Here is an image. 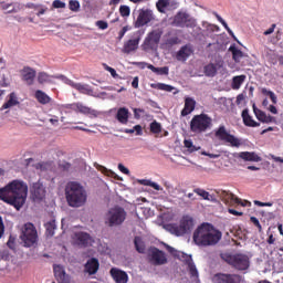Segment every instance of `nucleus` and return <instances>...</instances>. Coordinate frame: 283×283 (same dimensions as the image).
<instances>
[{
	"instance_id": "obj_1",
	"label": "nucleus",
	"mask_w": 283,
	"mask_h": 283,
	"mask_svg": "<svg viewBox=\"0 0 283 283\" xmlns=\"http://www.w3.org/2000/svg\"><path fill=\"white\" fill-rule=\"evenodd\" d=\"M28 198V186L19 180H13L0 189V200L11 205L19 211L25 205Z\"/></svg>"
},
{
	"instance_id": "obj_2",
	"label": "nucleus",
	"mask_w": 283,
	"mask_h": 283,
	"mask_svg": "<svg viewBox=\"0 0 283 283\" xmlns=\"http://www.w3.org/2000/svg\"><path fill=\"white\" fill-rule=\"evenodd\" d=\"M222 239V232L209 223H203L193 232V242L199 247L217 245Z\"/></svg>"
},
{
	"instance_id": "obj_3",
	"label": "nucleus",
	"mask_w": 283,
	"mask_h": 283,
	"mask_svg": "<svg viewBox=\"0 0 283 283\" xmlns=\"http://www.w3.org/2000/svg\"><path fill=\"white\" fill-rule=\"evenodd\" d=\"M65 200L70 208H83L87 202V191L82 184L70 181L64 189Z\"/></svg>"
},
{
	"instance_id": "obj_4",
	"label": "nucleus",
	"mask_w": 283,
	"mask_h": 283,
	"mask_svg": "<svg viewBox=\"0 0 283 283\" xmlns=\"http://www.w3.org/2000/svg\"><path fill=\"white\" fill-rule=\"evenodd\" d=\"M126 218L127 212L125 211V208L115 206L109 208L108 212L105 214L104 222L108 226V228H115L123 224Z\"/></svg>"
},
{
	"instance_id": "obj_5",
	"label": "nucleus",
	"mask_w": 283,
	"mask_h": 283,
	"mask_svg": "<svg viewBox=\"0 0 283 283\" xmlns=\"http://www.w3.org/2000/svg\"><path fill=\"white\" fill-rule=\"evenodd\" d=\"M211 126L212 119L207 114L195 115L190 120V132L196 134L206 133Z\"/></svg>"
},
{
	"instance_id": "obj_6",
	"label": "nucleus",
	"mask_w": 283,
	"mask_h": 283,
	"mask_svg": "<svg viewBox=\"0 0 283 283\" xmlns=\"http://www.w3.org/2000/svg\"><path fill=\"white\" fill-rule=\"evenodd\" d=\"M214 137L230 147L240 148V146H242L240 138L231 135L228 128L223 125L219 126V128L214 130Z\"/></svg>"
},
{
	"instance_id": "obj_7",
	"label": "nucleus",
	"mask_w": 283,
	"mask_h": 283,
	"mask_svg": "<svg viewBox=\"0 0 283 283\" xmlns=\"http://www.w3.org/2000/svg\"><path fill=\"white\" fill-rule=\"evenodd\" d=\"M20 240L23 247L30 248L36 244V228L34 227V223L29 222L22 227Z\"/></svg>"
},
{
	"instance_id": "obj_8",
	"label": "nucleus",
	"mask_w": 283,
	"mask_h": 283,
	"mask_svg": "<svg viewBox=\"0 0 283 283\" xmlns=\"http://www.w3.org/2000/svg\"><path fill=\"white\" fill-rule=\"evenodd\" d=\"M166 250L170 252L172 256H177L188 265L191 277H199L198 269L196 268L191 255L185 254L182 252H177L176 249L171 245H166Z\"/></svg>"
},
{
	"instance_id": "obj_9",
	"label": "nucleus",
	"mask_w": 283,
	"mask_h": 283,
	"mask_svg": "<svg viewBox=\"0 0 283 283\" xmlns=\"http://www.w3.org/2000/svg\"><path fill=\"white\" fill-rule=\"evenodd\" d=\"M193 229V218L185 214L180 220L179 224L170 226V231L177 235L182 237L185 233L190 232Z\"/></svg>"
},
{
	"instance_id": "obj_10",
	"label": "nucleus",
	"mask_w": 283,
	"mask_h": 283,
	"mask_svg": "<svg viewBox=\"0 0 283 283\" xmlns=\"http://www.w3.org/2000/svg\"><path fill=\"white\" fill-rule=\"evenodd\" d=\"M163 35L164 30L161 28L154 29L149 32L144 40V50H157Z\"/></svg>"
},
{
	"instance_id": "obj_11",
	"label": "nucleus",
	"mask_w": 283,
	"mask_h": 283,
	"mask_svg": "<svg viewBox=\"0 0 283 283\" xmlns=\"http://www.w3.org/2000/svg\"><path fill=\"white\" fill-rule=\"evenodd\" d=\"M172 24L176 28H187V29H193L196 28V21L190 17L189 13L179 11L178 13L175 14Z\"/></svg>"
},
{
	"instance_id": "obj_12",
	"label": "nucleus",
	"mask_w": 283,
	"mask_h": 283,
	"mask_svg": "<svg viewBox=\"0 0 283 283\" xmlns=\"http://www.w3.org/2000/svg\"><path fill=\"white\" fill-rule=\"evenodd\" d=\"M148 261L151 265L159 266L168 263L167 255L159 248L150 247L148 250Z\"/></svg>"
},
{
	"instance_id": "obj_13",
	"label": "nucleus",
	"mask_w": 283,
	"mask_h": 283,
	"mask_svg": "<svg viewBox=\"0 0 283 283\" xmlns=\"http://www.w3.org/2000/svg\"><path fill=\"white\" fill-rule=\"evenodd\" d=\"M228 263L239 271H247L250 268V259L247 254L230 255Z\"/></svg>"
},
{
	"instance_id": "obj_14",
	"label": "nucleus",
	"mask_w": 283,
	"mask_h": 283,
	"mask_svg": "<svg viewBox=\"0 0 283 283\" xmlns=\"http://www.w3.org/2000/svg\"><path fill=\"white\" fill-rule=\"evenodd\" d=\"M217 195L219 196L220 200L223 201L226 205H240L241 207H247V205L251 206L249 200H242L239 197H235L234 193L226 190H217Z\"/></svg>"
},
{
	"instance_id": "obj_15",
	"label": "nucleus",
	"mask_w": 283,
	"mask_h": 283,
	"mask_svg": "<svg viewBox=\"0 0 283 283\" xmlns=\"http://www.w3.org/2000/svg\"><path fill=\"white\" fill-rule=\"evenodd\" d=\"M153 21H156V17L153 10H149V9L140 10L137 17V21L135 23V28L137 29L144 28V25H147Z\"/></svg>"
},
{
	"instance_id": "obj_16",
	"label": "nucleus",
	"mask_w": 283,
	"mask_h": 283,
	"mask_svg": "<svg viewBox=\"0 0 283 283\" xmlns=\"http://www.w3.org/2000/svg\"><path fill=\"white\" fill-rule=\"evenodd\" d=\"M64 83L73 87L75 91L80 92L81 94H85L86 96H93L94 90L90 86V84L75 83L70 78H66V76L64 78Z\"/></svg>"
},
{
	"instance_id": "obj_17",
	"label": "nucleus",
	"mask_w": 283,
	"mask_h": 283,
	"mask_svg": "<svg viewBox=\"0 0 283 283\" xmlns=\"http://www.w3.org/2000/svg\"><path fill=\"white\" fill-rule=\"evenodd\" d=\"M73 239L75 244L84 249L94 242L90 233L82 231L75 232Z\"/></svg>"
},
{
	"instance_id": "obj_18",
	"label": "nucleus",
	"mask_w": 283,
	"mask_h": 283,
	"mask_svg": "<svg viewBox=\"0 0 283 283\" xmlns=\"http://www.w3.org/2000/svg\"><path fill=\"white\" fill-rule=\"evenodd\" d=\"M54 78L64 81L66 78V76L65 75H50L46 72H40V73H38V76H36L38 83L40 85L52 84Z\"/></svg>"
},
{
	"instance_id": "obj_19",
	"label": "nucleus",
	"mask_w": 283,
	"mask_h": 283,
	"mask_svg": "<svg viewBox=\"0 0 283 283\" xmlns=\"http://www.w3.org/2000/svg\"><path fill=\"white\" fill-rule=\"evenodd\" d=\"M109 274L116 283H128V274L124 270L112 268Z\"/></svg>"
},
{
	"instance_id": "obj_20",
	"label": "nucleus",
	"mask_w": 283,
	"mask_h": 283,
	"mask_svg": "<svg viewBox=\"0 0 283 283\" xmlns=\"http://www.w3.org/2000/svg\"><path fill=\"white\" fill-rule=\"evenodd\" d=\"M22 76V81L27 83V85H34V78L36 76V71L31 69L30 66H25L23 70L20 71Z\"/></svg>"
},
{
	"instance_id": "obj_21",
	"label": "nucleus",
	"mask_w": 283,
	"mask_h": 283,
	"mask_svg": "<svg viewBox=\"0 0 283 283\" xmlns=\"http://www.w3.org/2000/svg\"><path fill=\"white\" fill-rule=\"evenodd\" d=\"M53 272L57 283H70V275L62 265H53Z\"/></svg>"
},
{
	"instance_id": "obj_22",
	"label": "nucleus",
	"mask_w": 283,
	"mask_h": 283,
	"mask_svg": "<svg viewBox=\"0 0 283 283\" xmlns=\"http://www.w3.org/2000/svg\"><path fill=\"white\" fill-rule=\"evenodd\" d=\"M140 43V38L137 39H129L126 42H124V46L122 49V52L129 54L132 52H135L138 50Z\"/></svg>"
},
{
	"instance_id": "obj_23",
	"label": "nucleus",
	"mask_w": 283,
	"mask_h": 283,
	"mask_svg": "<svg viewBox=\"0 0 283 283\" xmlns=\"http://www.w3.org/2000/svg\"><path fill=\"white\" fill-rule=\"evenodd\" d=\"M239 158L244 161H251V163H261L262 157L258 155L255 151H240Z\"/></svg>"
},
{
	"instance_id": "obj_24",
	"label": "nucleus",
	"mask_w": 283,
	"mask_h": 283,
	"mask_svg": "<svg viewBox=\"0 0 283 283\" xmlns=\"http://www.w3.org/2000/svg\"><path fill=\"white\" fill-rule=\"evenodd\" d=\"M98 270L99 261L97 259L93 258L85 263V271L88 273V275H96Z\"/></svg>"
},
{
	"instance_id": "obj_25",
	"label": "nucleus",
	"mask_w": 283,
	"mask_h": 283,
	"mask_svg": "<svg viewBox=\"0 0 283 283\" xmlns=\"http://www.w3.org/2000/svg\"><path fill=\"white\" fill-rule=\"evenodd\" d=\"M195 107H196V101L193 99V97H186L184 109L181 111V115L188 116L195 111Z\"/></svg>"
},
{
	"instance_id": "obj_26",
	"label": "nucleus",
	"mask_w": 283,
	"mask_h": 283,
	"mask_svg": "<svg viewBox=\"0 0 283 283\" xmlns=\"http://www.w3.org/2000/svg\"><path fill=\"white\" fill-rule=\"evenodd\" d=\"M241 117H242L243 124L247 127H260V123H258L254 119H252V116L249 114V109L248 108L242 111Z\"/></svg>"
},
{
	"instance_id": "obj_27",
	"label": "nucleus",
	"mask_w": 283,
	"mask_h": 283,
	"mask_svg": "<svg viewBox=\"0 0 283 283\" xmlns=\"http://www.w3.org/2000/svg\"><path fill=\"white\" fill-rule=\"evenodd\" d=\"M116 119L122 124V125H127L129 122V109L126 107H120L117 111L116 114Z\"/></svg>"
},
{
	"instance_id": "obj_28",
	"label": "nucleus",
	"mask_w": 283,
	"mask_h": 283,
	"mask_svg": "<svg viewBox=\"0 0 283 283\" xmlns=\"http://www.w3.org/2000/svg\"><path fill=\"white\" fill-rule=\"evenodd\" d=\"M219 283H240V275L238 274H219Z\"/></svg>"
},
{
	"instance_id": "obj_29",
	"label": "nucleus",
	"mask_w": 283,
	"mask_h": 283,
	"mask_svg": "<svg viewBox=\"0 0 283 283\" xmlns=\"http://www.w3.org/2000/svg\"><path fill=\"white\" fill-rule=\"evenodd\" d=\"M36 101L41 105H50L52 104V97L44 93L42 90H36Z\"/></svg>"
},
{
	"instance_id": "obj_30",
	"label": "nucleus",
	"mask_w": 283,
	"mask_h": 283,
	"mask_svg": "<svg viewBox=\"0 0 283 283\" xmlns=\"http://www.w3.org/2000/svg\"><path fill=\"white\" fill-rule=\"evenodd\" d=\"M192 49L188 45L181 46L176 55L178 61H186L189 56H191Z\"/></svg>"
},
{
	"instance_id": "obj_31",
	"label": "nucleus",
	"mask_w": 283,
	"mask_h": 283,
	"mask_svg": "<svg viewBox=\"0 0 283 283\" xmlns=\"http://www.w3.org/2000/svg\"><path fill=\"white\" fill-rule=\"evenodd\" d=\"M213 15L218 19V21L223 25V28L226 29V31L228 32V34L233 38L238 43H240V41L235 38L234 32L232 31V29L230 28V25L227 23L226 20L222 19V17H220L219 13L213 12Z\"/></svg>"
},
{
	"instance_id": "obj_32",
	"label": "nucleus",
	"mask_w": 283,
	"mask_h": 283,
	"mask_svg": "<svg viewBox=\"0 0 283 283\" xmlns=\"http://www.w3.org/2000/svg\"><path fill=\"white\" fill-rule=\"evenodd\" d=\"M15 105H19V97H17V93H11L8 102L2 105L1 109H10V107Z\"/></svg>"
},
{
	"instance_id": "obj_33",
	"label": "nucleus",
	"mask_w": 283,
	"mask_h": 283,
	"mask_svg": "<svg viewBox=\"0 0 283 283\" xmlns=\"http://www.w3.org/2000/svg\"><path fill=\"white\" fill-rule=\"evenodd\" d=\"M244 81H247V75H244V74L233 76L232 83H231L232 90H234V91L240 90V87L244 83Z\"/></svg>"
},
{
	"instance_id": "obj_34",
	"label": "nucleus",
	"mask_w": 283,
	"mask_h": 283,
	"mask_svg": "<svg viewBox=\"0 0 283 283\" xmlns=\"http://www.w3.org/2000/svg\"><path fill=\"white\" fill-rule=\"evenodd\" d=\"M217 72H218V66L217 64H208L203 67V73H205V76L207 77H214L217 76Z\"/></svg>"
},
{
	"instance_id": "obj_35",
	"label": "nucleus",
	"mask_w": 283,
	"mask_h": 283,
	"mask_svg": "<svg viewBox=\"0 0 283 283\" xmlns=\"http://www.w3.org/2000/svg\"><path fill=\"white\" fill-rule=\"evenodd\" d=\"M229 51L232 53V59L235 61V63H240V60L244 56V53L234 44L230 45Z\"/></svg>"
},
{
	"instance_id": "obj_36",
	"label": "nucleus",
	"mask_w": 283,
	"mask_h": 283,
	"mask_svg": "<svg viewBox=\"0 0 283 283\" xmlns=\"http://www.w3.org/2000/svg\"><path fill=\"white\" fill-rule=\"evenodd\" d=\"M45 227V235L46 237H54V231L56 230V223L55 220L52 219L50 221H46V223L44 224Z\"/></svg>"
},
{
	"instance_id": "obj_37",
	"label": "nucleus",
	"mask_w": 283,
	"mask_h": 283,
	"mask_svg": "<svg viewBox=\"0 0 283 283\" xmlns=\"http://www.w3.org/2000/svg\"><path fill=\"white\" fill-rule=\"evenodd\" d=\"M148 70H150L151 72H154L155 74H158L160 76H168V74H169L168 66L156 67L154 65H148Z\"/></svg>"
},
{
	"instance_id": "obj_38",
	"label": "nucleus",
	"mask_w": 283,
	"mask_h": 283,
	"mask_svg": "<svg viewBox=\"0 0 283 283\" xmlns=\"http://www.w3.org/2000/svg\"><path fill=\"white\" fill-rule=\"evenodd\" d=\"M171 6V1L170 0H158L156 2V9L161 12V14H165L166 9L169 8Z\"/></svg>"
},
{
	"instance_id": "obj_39",
	"label": "nucleus",
	"mask_w": 283,
	"mask_h": 283,
	"mask_svg": "<svg viewBox=\"0 0 283 283\" xmlns=\"http://www.w3.org/2000/svg\"><path fill=\"white\" fill-rule=\"evenodd\" d=\"M151 87H155V90L164 91V92H174L176 90L174 86H171V84H166V83L151 84Z\"/></svg>"
},
{
	"instance_id": "obj_40",
	"label": "nucleus",
	"mask_w": 283,
	"mask_h": 283,
	"mask_svg": "<svg viewBox=\"0 0 283 283\" xmlns=\"http://www.w3.org/2000/svg\"><path fill=\"white\" fill-rule=\"evenodd\" d=\"M134 244H135V249L137 252H139V253L146 252V244L144 243V241L142 240L140 237H136L134 239Z\"/></svg>"
},
{
	"instance_id": "obj_41",
	"label": "nucleus",
	"mask_w": 283,
	"mask_h": 283,
	"mask_svg": "<svg viewBox=\"0 0 283 283\" xmlns=\"http://www.w3.org/2000/svg\"><path fill=\"white\" fill-rule=\"evenodd\" d=\"M46 196V189L44 188L43 184L41 181H38L36 184V199L43 200Z\"/></svg>"
},
{
	"instance_id": "obj_42",
	"label": "nucleus",
	"mask_w": 283,
	"mask_h": 283,
	"mask_svg": "<svg viewBox=\"0 0 283 283\" xmlns=\"http://www.w3.org/2000/svg\"><path fill=\"white\" fill-rule=\"evenodd\" d=\"M149 130H150V133L156 134V135L160 134L163 132L161 124L157 120L151 122L149 124Z\"/></svg>"
},
{
	"instance_id": "obj_43",
	"label": "nucleus",
	"mask_w": 283,
	"mask_h": 283,
	"mask_svg": "<svg viewBox=\"0 0 283 283\" xmlns=\"http://www.w3.org/2000/svg\"><path fill=\"white\" fill-rule=\"evenodd\" d=\"M138 182L140 185H144L145 187H151L157 191L163 190V188H160L159 184L153 182L149 179H140Z\"/></svg>"
},
{
	"instance_id": "obj_44",
	"label": "nucleus",
	"mask_w": 283,
	"mask_h": 283,
	"mask_svg": "<svg viewBox=\"0 0 283 283\" xmlns=\"http://www.w3.org/2000/svg\"><path fill=\"white\" fill-rule=\"evenodd\" d=\"M54 166L53 161L39 163L36 169H40L42 172L52 170Z\"/></svg>"
},
{
	"instance_id": "obj_45",
	"label": "nucleus",
	"mask_w": 283,
	"mask_h": 283,
	"mask_svg": "<svg viewBox=\"0 0 283 283\" xmlns=\"http://www.w3.org/2000/svg\"><path fill=\"white\" fill-rule=\"evenodd\" d=\"M181 40L178 38V35H172V38L166 39L165 45L170 49L174 45L180 44Z\"/></svg>"
},
{
	"instance_id": "obj_46",
	"label": "nucleus",
	"mask_w": 283,
	"mask_h": 283,
	"mask_svg": "<svg viewBox=\"0 0 283 283\" xmlns=\"http://www.w3.org/2000/svg\"><path fill=\"white\" fill-rule=\"evenodd\" d=\"M92 109L87 106H84L83 103H76V113L90 115Z\"/></svg>"
},
{
	"instance_id": "obj_47",
	"label": "nucleus",
	"mask_w": 283,
	"mask_h": 283,
	"mask_svg": "<svg viewBox=\"0 0 283 283\" xmlns=\"http://www.w3.org/2000/svg\"><path fill=\"white\" fill-rule=\"evenodd\" d=\"M261 93L264 95V96H269L272 101L273 104H277V97L275 95V93H273V91H270L268 88H262L261 90Z\"/></svg>"
},
{
	"instance_id": "obj_48",
	"label": "nucleus",
	"mask_w": 283,
	"mask_h": 283,
	"mask_svg": "<svg viewBox=\"0 0 283 283\" xmlns=\"http://www.w3.org/2000/svg\"><path fill=\"white\" fill-rule=\"evenodd\" d=\"M184 147H186L189 153H196V151H199L200 149L193 145V142L191 139L184 140Z\"/></svg>"
},
{
	"instance_id": "obj_49",
	"label": "nucleus",
	"mask_w": 283,
	"mask_h": 283,
	"mask_svg": "<svg viewBox=\"0 0 283 283\" xmlns=\"http://www.w3.org/2000/svg\"><path fill=\"white\" fill-rule=\"evenodd\" d=\"M124 133H126V134H134V133H136L137 136H142L143 135V128H142V126H139V124H137L133 128H126L124 130Z\"/></svg>"
},
{
	"instance_id": "obj_50",
	"label": "nucleus",
	"mask_w": 283,
	"mask_h": 283,
	"mask_svg": "<svg viewBox=\"0 0 283 283\" xmlns=\"http://www.w3.org/2000/svg\"><path fill=\"white\" fill-rule=\"evenodd\" d=\"M195 193L202 197L203 200L211 201V196L209 191H206L205 189H195Z\"/></svg>"
},
{
	"instance_id": "obj_51",
	"label": "nucleus",
	"mask_w": 283,
	"mask_h": 283,
	"mask_svg": "<svg viewBox=\"0 0 283 283\" xmlns=\"http://www.w3.org/2000/svg\"><path fill=\"white\" fill-rule=\"evenodd\" d=\"M253 113L260 122L264 123L266 114L263 113L262 109H259L255 107V105H253Z\"/></svg>"
},
{
	"instance_id": "obj_52",
	"label": "nucleus",
	"mask_w": 283,
	"mask_h": 283,
	"mask_svg": "<svg viewBox=\"0 0 283 283\" xmlns=\"http://www.w3.org/2000/svg\"><path fill=\"white\" fill-rule=\"evenodd\" d=\"M62 111H64L65 114H69L71 112L76 113V103L63 104L62 105Z\"/></svg>"
},
{
	"instance_id": "obj_53",
	"label": "nucleus",
	"mask_w": 283,
	"mask_h": 283,
	"mask_svg": "<svg viewBox=\"0 0 283 283\" xmlns=\"http://www.w3.org/2000/svg\"><path fill=\"white\" fill-rule=\"evenodd\" d=\"M69 9L71 11H74V12L80 11L81 4H80L78 0H70L69 1Z\"/></svg>"
},
{
	"instance_id": "obj_54",
	"label": "nucleus",
	"mask_w": 283,
	"mask_h": 283,
	"mask_svg": "<svg viewBox=\"0 0 283 283\" xmlns=\"http://www.w3.org/2000/svg\"><path fill=\"white\" fill-rule=\"evenodd\" d=\"M119 13H120V17L128 18L130 15L129 6L122 4L119 7Z\"/></svg>"
},
{
	"instance_id": "obj_55",
	"label": "nucleus",
	"mask_w": 283,
	"mask_h": 283,
	"mask_svg": "<svg viewBox=\"0 0 283 283\" xmlns=\"http://www.w3.org/2000/svg\"><path fill=\"white\" fill-rule=\"evenodd\" d=\"M1 8H2V10H4V12H7L8 14H10V12H17V9H14V4H12V3H4V2H1Z\"/></svg>"
},
{
	"instance_id": "obj_56",
	"label": "nucleus",
	"mask_w": 283,
	"mask_h": 283,
	"mask_svg": "<svg viewBox=\"0 0 283 283\" xmlns=\"http://www.w3.org/2000/svg\"><path fill=\"white\" fill-rule=\"evenodd\" d=\"M52 8L53 9H65L66 3L62 2L61 0H54L53 3H52Z\"/></svg>"
},
{
	"instance_id": "obj_57",
	"label": "nucleus",
	"mask_w": 283,
	"mask_h": 283,
	"mask_svg": "<svg viewBox=\"0 0 283 283\" xmlns=\"http://www.w3.org/2000/svg\"><path fill=\"white\" fill-rule=\"evenodd\" d=\"M250 221L255 226V228L259 229V232L263 231L262 224L260 223V221L256 217H251Z\"/></svg>"
},
{
	"instance_id": "obj_58",
	"label": "nucleus",
	"mask_w": 283,
	"mask_h": 283,
	"mask_svg": "<svg viewBox=\"0 0 283 283\" xmlns=\"http://www.w3.org/2000/svg\"><path fill=\"white\" fill-rule=\"evenodd\" d=\"M269 61L272 65H276L279 63V54L276 53H271L269 55Z\"/></svg>"
},
{
	"instance_id": "obj_59",
	"label": "nucleus",
	"mask_w": 283,
	"mask_h": 283,
	"mask_svg": "<svg viewBox=\"0 0 283 283\" xmlns=\"http://www.w3.org/2000/svg\"><path fill=\"white\" fill-rule=\"evenodd\" d=\"M15 240H17V239L11 235V237L9 238L8 242H7V247H9V248L11 249V251H15V250H17V247H15V244H14Z\"/></svg>"
},
{
	"instance_id": "obj_60",
	"label": "nucleus",
	"mask_w": 283,
	"mask_h": 283,
	"mask_svg": "<svg viewBox=\"0 0 283 283\" xmlns=\"http://www.w3.org/2000/svg\"><path fill=\"white\" fill-rule=\"evenodd\" d=\"M96 25L99 30H107L108 29L107 21H104V20H97Z\"/></svg>"
},
{
	"instance_id": "obj_61",
	"label": "nucleus",
	"mask_w": 283,
	"mask_h": 283,
	"mask_svg": "<svg viewBox=\"0 0 283 283\" xmlns=\"http://www.w3.org/2000/svg\"><path fill=\"white\" fill-rule=\"evenodd\" d=\"M104 67H105V70H106L108 73H111V76H112V77H117V76H118L116 70L113 69L112 66H108V65L105 64Z\"/></svg>"
},
{
	"instance_id": "obj_62",
	"label": "nucleus",
	"mask_w": 283,
	"mask_h": 283,
	"mask_svg": "<svg viewBox=\"0 0 283 283\" xmlns=\"http://www.w3.org/2000/svg\"><path fill=\"white\" fill-rule=\"evenodd\" d=\"M275 28H276V24H272L271 28L266 29V31L264 32V35L268 36L273 34L275 32Z\"/></svg>"
},
{
	"instance_id": "obj_63",
	"label": "nucleus",
	"mask_w": 283,
	"mask_h": 283,
	"mask_svg": "<svg viewBox=\"0 0 283 283\" xmlns=\"http://www.w3.org/2000/svg\"><path fill=\"white\" fill-rule=\"evenodd\" d=\"M0 258H1L2 260H9V258H10V252H8V250L1 251V252H0Z\"/></svg>"
},
{
	"instance_id": "obj_64",
	"label": "nucleus",
	"mask_w": 283,
	"mask_h": 283,
	"mask_svg": "<svg viewBox=\"0 0 283 283\" xmlns=\"http://www.w3.org/2000/svg\"><path fill=\"white\" fill-rule=\"evenodd\" d=\"M118 169L120 170L122 174H124V175H129V169H128V168H125V165L119 164V165H118Z\"/></svg>"
}]
</instances>
